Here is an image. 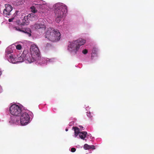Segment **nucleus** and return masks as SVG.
I'll use <instances>...</instances> for the list:
<instances>
[{"mask_svg":"<svg viewBox=\"0 0 154 154\" xmlns=\"http://www.w3.org/2000/svg\"><path fill=\"white\" fill-rule=\"evenodd\" d=\"M60 34L58 30H55L51 28H49L47 30L45 37L52 42L59 41L60 39Z\"/></svg>","mask_w":154,"mask_h":154,"instance_id":"obj_3","label":"nucleus"},{"mask_svg":"<svg viewBox=\"0 0 154 154\" xmlns=\"http://www.w3.org/2000/svg\"><path fill=\"white\" fill-rule=\"evenodd\" d=\"M30 117L28 114L26 112L22 114L20 117V123L22 125H26L29 122Z\"/></svg>","mask_w":154,"mask_h":154,"instance_id":"obj_5","label":"nucleus"},{"mask_svg":"<svg viewBox=\"0 0 154 154\" xmlns=\"http://www.w3.org/2000/svg\"><path fill=\"white\" fill-rule=\"evenodd\" d=\"M31 11L34 13H35L37 12V11L35 9V8L34 6H32L30 8Z\"/></svg>","mask_w":154,"mask_h":154,"instance_id":"obj_16","label":"nucleus"},{"mask_svg":"<svg viewBox=\"0 0 154 154\" xmlns=\"http://www.w3.org/2000/svg\"><path fill=\"white\" fill-rule=\"evenodd\" d=\"M5 8L3 11V15L5 16L12 15V11L13 9L11 5L6 4L5 5Z\"/></svg>","mask_w":154,"mask_h":154,"instance_id":"obj_6","label":"nucleus"},{"mask_svg":"<svg viewBox=\"0 0 154 154\" xmlns=\"http://www.w3.org/2000/svg\"><path fill=\"white\" fill-rule=\"evenodd\" d=\"M66 131H68V129H66Z\"/></svg>","mask_w":154,"mask_h":154,"instance_id":"obj_28","label":"nucleus"},{"mask_svg":"<svg viewBox=\"0 0 154 154\" xmlns=\"http://www.w3.org/2000/svg\"><path fill=\"white\" fill-rule=\"evenodd\" d=\"M92 53L93 54H97V51L94 49L92 51Z\"/></svg>","mask_w":154,"mask_h":154,"instance_id":"obj_25","label":"nucleus"},{"mask_svg":"<svg viewBox=\"0 0 154 154\" xmlns=\"http://www.w3.org/2000/svg\"><path fill=\"white\" fill-rule=\"evenodd\" d=\"M28 51L25 50L23 51L20 56L17 58L18 62H21L23 61L24 59L27 60L26 56L28 55Z\"/></svg>","mask_w":154,"mask_h":154,"instance_id":"obj_9","label":"nucleus"},{"mask_svg":"<svg viewBox=\"0 0 154 154\" xmlns=\"http://www.w3.org/2000/svg\"><path fill=\"white\" fill-rule=\"evenodd\" d=\"M72 129L74 131L75 137H77L78 135L81 133L79 131V128L77 127H72Z\"/></svg>","mask_w":154,"mask_h":154,"instance_id":"obj_13","label":"nucleus"},{"mask_svg":"<svg viewBox=\"0 0 154 154\" xmlns=\"http://www.w3.org/2000/svg\"><path fill=\"white\" fill-rule=\"evenodd\" d=\"M33 27L36 30H41L43 31H45L46 29V26L45 24L40 23H35L34 24Z\"/></svg>","mask_w":154,"mask_h":154,"instance_id":"obj_7","label":"nucleus"},{"mask_svg":"<svg viewBox=\"0 0 154 154\" xmlns=\"http://www.w3.org/2000/svg\"><path fill=\"white\" fill-rule=\"evenodd\" d=\"M87 133L86 131H82L79 133V136L82 140H84L86 137Z\"/></svg>","mask_w":154,"mask_h":154,"instance_id":"obj_14","label":"nucleus"},{"mask_svg":"<svg viewBox=\"0 0 154 154\" xmlns=\"http://www.w3.org/2000/svg\"><path fill=\"white\" fill-rule=\"evenodd\" d=\"M76 150V149L75 148H71V151L72 152H74Z\"/></svg>","mask_w":154,"mask_h":154,"instance_id":"obj_22","label":"nucleus"},{"mask_svg":"<svg viewBox=\"0 0 154 154\" xmlns=\"http://www.w3.org/2000/svg\"><path fill=\"white\" fill-rule=\"evenodd\" d=\"M54 8L56 17V21L57 23H59L67 11V6L66 5L58 3L54 5Z\"/></svg>","mask_w":154,"mask_h":154,"instance_id":"obj_1","label":"nucleus"},{"mask_svg":"<svg viewBox=\"0 0 154 154\" xmlns=\"http://www.w3.org/2000/svg\"><path fill=\"white\" fill-rule=\"evenodd\" d=\"M10 111L12 115L16 116H19L21 113V108L18 105L14 104L10 107Z\"/></svg>","mask_w":154,"mask_h":154,"instance_id":"obj_4","label":"nucleus"},{"mask_svg":"<svg viewBox=\"0 0 154 154\" xmlns=\"http://www.w3.org/2000/svg\"><path fill=\"white\" fill-rule=\"evenodd\" d=\"M1 74V72L0 71V75Z\"/></svg>","mask_w":154,"mask_h":154,"instance_id":"obj_30","label":"nucleus"},{"mask_svg":"<svg viewBox=\"0 0 154 154\" xmlns=\"http://www.w3.org/2000/svg\"><path fill=\"white\" fill-rule=\"evenodd\" d=\"M6 53L7 54H6V56L8 57H9V55L11 54V52L10 51H9L7 50L6 51Z\"/></svg>","mask_w":154,"mask_h":154,"instance_id":"obj_20","label":"nucleus"},{"mask_svg":"<svg viewBox=\"0 0 154 154\" xmlns=\"http://www.w3.org/2000/svg\"><path fill=\"white\" fill-rule=\"evenodd\" d=\"M76 45V51H78L80 46L85 44V40L81 38H79L77 41H74Z\"/></svg>","mask_w":154,"mask_h":154,"instance_id":"obj_8","label":"nucleus"},{"mask_svg":"<svg viewBox=\"0 0 154 154\" xmlns=\"http://www.w3.org/2000/svg\"><path fill=\"white\" fill-rule=\"evenodd\" d=\"M79 127H80L81 128H83V127H82V126H79Z\"/></svg>","mask_w":154,"mask_h":154,"instance_id":"obj_29","label":"nucleus"},{"mask_svg":"<svg viewBox=\"0 0 154 154\" xmlns=\"http://www.w3.org/2000/svg\"><path fill=\"white\" fill-rule=\"evenodd\" d=\"M90 149H95V146L93 145L90 146Z\"/></svg>","mask_w":154,"mask_h":154,"instance_id":"obj_23","label":"nucleus"},{"mask_svg":"<svg viewBox=\"0 0 154 154\" xmlns=\"http://www.w3.org/2000/svg\"><path fill=\"white\" fill-rule=\"evenodd\" d=\"M52 48V46L50 44L48 43L46 44V46L45 47V49L46 50H48L49 49V48Z\"/></svg>","mask_w":154,"mask_h":154,"instance_id":"obj_18","label":"nucleus"},{"mask_svg":"<svg viewBox=\"0 0 154 154\" xmlns=\"http://www.w3.org/2000/svg\"><path fill=\"white\" fill-rule=\"evenodd\" d=\"M87 116L89 117L90 118H91L92 117V116H91L90 115V112H88L87 114Z\"/></svg>","mask_w":154,"mask_h":154,"instance_id":"obj_24","label":"nucleus"},{"mask_svg":"<svg viewBox=\"0 0 154 154\" xmlns=\"http://www.w3.org/2000/svg\"><path fill=\"white\" fill-rule=\"evenodd\" d=\"M88 51L86 49H85L84 50L82 51V52L83 54H86L88 53Z\"/></svg>","mask_w":154,"mask_h":154,"instance_id":"obj_21","label":"nucleus"},{"mask_svg":"<svg viewBox=\"0 0 154 154\" xmlns=\"http://www.w3.org/2000/svg\"><path fill=\"white\" fill-rule=\"evenodd\" d=\"M90 145H89L87 144H85L84 145V148L85 149H90Z\"/></svg>","mask_w":154,"mask_h":154,"instance_id":"obj_17","label":"nucleus"},{"mask_svg":"<svg viewBox=\"0 0 154 154\" xmlns=\"http://www.w3.org/2000/svg\"><path fill=\"white\" fill-rule=\"evenodd\" d=\"M14 19V18H11L9 19L8 20V21L9 22H11L13 21V20Z\"/></svg>","mask_w":154,"mask_h":154,"instance_id":"obj_26","label":"nucleus"},{"mask_svg":"<svg viewBox=\"0 0 154 154\" xmlns=\"http://www.w3.org/2000/svg\"><path fill=\"white\" fill-rule=\"evenodd\" d=\"M16 121H17V123H19L20 122V120H17Z\"/></svg>","mask_w":154,"mask_h":154,"instance_id":"obj_27","label":"nucleus"},{"mask_svg":"<svg viewBox=\"0 0 154 154\" xmlns=\"http://www.w3.org/2000/svg\"><path fill=\"white\" fill-rule=\"evenodd\" d=\"M14 29L15 30H16L17 31H19L20 32H25V33H27V30L26 29H23V28H22L21 29H20V28H17V27H14Z\"/></svg>","mask_w":154,"mask_h":154,"instance_id":"obj_15","label":"nucleus"},{"mask_svg":"<svg viewBox=\"0 0 154 154\" xmlns=\"http://www.w3.org/2000/svg\"><path fill=\"white\" fill-rule=\"evenodd\" d=\"M68 49L71 51H74L75 53L77 52V51H76V45L74 41L73 42H70L68 45Z\"/></svg>","mask_w":154,"mask_h":154,"instance_id":"obj_11","label":"nucleus"},{"mask_svg":"<svg viewBox=\"0 0 154 154\" xmlns=\"http://www.w3.org/2000/svg\"><path fill=\"white\" fill-rule=\"evenodd\" d=\"M31 54L28 52L26 56L27 60L29 63H31L35 61H38L41 57L38 48L35 44H32L30 48Z\"/></svg>","mask_w":154,"mask_h":154,"instance_id":"obj_2","label":"nucleus"},{"mask_svg":"<svg viewBox=\"0 0 154 154\" xmlns=\"http://www.w3.org/2000/svg\"><path fill=\"white\" fill-rule=\"evenodd\" d=\"M31 16V14H30L24 17L23 20L22 22L20 25L21 27H22V26L27 25L29 24V21L28 19V17H30Z\"/></svg>","mask_w":154,"mask_h":154,"instance_id":"obj_10","label":"nucleus"},{"mask_svg":"<svg viewBox=\"0 0 154 154\" xmlns=\"http://www.w3.org/2000/svg\"><path fill=\"white\" fill-rule=\"evenodd\" d=\"M42 60H43V58H42Z\"/></svg>","mask_w":154,"mask_h":154,"instance_id":"obj_31","label":"nucleus"},{"mask_svg":"<svg viewBox=\"0 0 154 154\" xmlns=\"http://www.w3.org/2000/svg\"><path fill=\"white\" fill-rule=\"evenodd\" d=\"M16 48L18 50H20L21 49V46L20 44H18L16 46Z\"/></svg>","mask_w":154,"mask_h":154,"instance_id":"obj_19","label":"nucleus"},{"mask_svg":"<svg viewBox=\"0 0 154 154\" xmlns=\"http://www.w3.org/2000/svg\"><path fill=\"white\" fill-rule=\"evenodd\" d=\"M8 58V61L13 63H16L18 62L17 58V57H14L13 54H10Z\"/></svg>","mask_w":154,"mask_h":154,"instance_id":"obj_12","label":"nucleus"}]
</instances>
